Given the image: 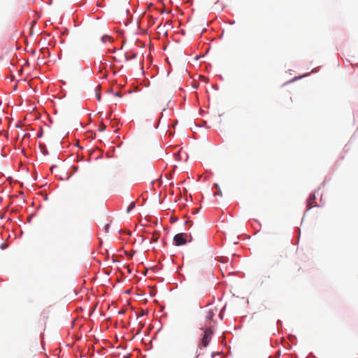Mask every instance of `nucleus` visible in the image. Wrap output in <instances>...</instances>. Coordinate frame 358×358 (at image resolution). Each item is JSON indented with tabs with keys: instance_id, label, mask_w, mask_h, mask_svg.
I'll return each instance as SVG.
<instances>
[{
	"instance_id": "2",
	"label": "nucleus",
	"mask_w": 358,
	"mask_h": 358,
	"mask_svg": "<svg viewBox=\"0 0 358 358\" xmlns=\"http://www.w3.org/2000/svg\"><path fill=\"white\" fill-rule=\"evenodd\" d=\"M192 241V236L187 233H180L176 234L173 238L176 245L179 246L185 244L187 241Z\"/></svg>"
},
{
	"instance_id": "4",
	"label": "nucleus",
	"mask_w": 358,
	"mask_h": 358,
	"mask_svg": "<svg viewBox=\"0 0 358 358\" xmlns=\"http://www.w3.org/2000/svg\"><path fill=\"white\" fill-rule=\"evenodd\" d=\"M315 196L314 194H310L308 199V201H307V206L308 207V208H313V206H316L315 203Z\"/></svg>"
},
{
	"instance_id": "3",
	"label": "nucleus",
	"mask_w": 358,
	"mask_h": 358,
	"mask_svg": "<svg viewBox=\"0 0 358 358\" xmlns=\"http://www.w3.org/2000/svg\"><path fill=\"white\" fill-rule=\"evenodd\" d=\"M217 312V308L215 306H209L206 310V323L205 324H210L213 317L215 315Z\"/></svg>"
},
{
	"instance_id": "14",
	"label": "nucleus",
	"mask_w": 358,
	"mask_h": 358,
	"mask_svg": "<svg viewBox=\"0 0 358 358\" xmlns=\"http://www.w3.org/2000/svg\"><path fill=\"white\" fill-rule=\"evenodd\" d=\"M106 128V126L104 124L101 125V129H104Z\"/></svg>"
},
{
	"instance_id": "10",
	"label": "nucleus",
	"mask_w": 358,
	"mask_h": 358,
	"mask_svg": "<svg viewBox=\"0 0 358 358\" xmlns=\"http://www.w3.org/2000/svg\"><path fill=\"white\" fill-rule=\"evenodd\" d=\"M96 97H97V99H98L99 101H100V99H101V95H100V94H96Z\"/></svg>"
},
{
	"instance_id": "12",
	"label": "nucleus",
	"mask_w": 358,
	"mask_h": 358,
	"mask_svg": "<svg viewBox=\"0 0 358 358\" xmlns=\"http://www.w3.org/2000/svg\"><path fill=\"white\" fill-rule=\"evenodd\" d=\"M116 96H121V94L120 92H116Z\"/></svg>"
},
{
	"instance_id": "15",
	"label": "nucleus",
	"mask_w": 358,
	"mask_h": 358,
	"mask_svg": "<svg viewBox=\"0 0 358 358\" xmlns=\"http://www.w3.org/2000/svg\"><path fill=\"white\" fill-rule=\"evenodd\" d=\"M194 358H196V357H194Z\"/></svg>"
},
{
	"instance_id": "6",
	"label": "nucleus",
	"mask_w": 358,
	"mask_h": 358,
	"mask_svg": "<svg viewBox=\"0 0 358 358\" xmlns=\"http://www.w3.org/2000/svg\"><path fill=\"white\" fill-rule=\"evenodd\" d=\"M135 253H136V251H134V250H132L129 252L125 251V255H127L130 258H131Z\"/></svg>"
},
{
	"instance_id": "9",
	"label": "nucleus",
	"mask_w": 358,
	"mask_h": 358,
	"mask_svg": "<svg viewBox=\"0 0 358 358\" xmlns=\"http://www.w3.org/2000/svg\"><path fill=\"white\" fill-rule=\"evenodd\" d=\"M108 228H109V224H107L105 226L106 231H108Z\"/></svg>"
},
{
	"instance_id": "13",
	"label": "nucleus",
	"mask_w": 358,
	"mask_h": 358,
	"mask_svg": "<svg viewBox=\"0 0 358 358\" xmlns=\"http://www.w3.org/2000/svg\"><path fill=\"white\" fill-rule=\"evenodd\" d=\"M106 128V126L104 124L101 125V129H104Z\"/></svg>"
},
{
	"instance_id": "7",
	"label": "nucleus",
	"mask_w": 358,
	"mask_h": 358,
	"mask_svg": "<svg viewBox=\"0 0 358 358\" xmlns=\"http://www.w3.org/2000/svg\"><path fill=\"white\" fill-rule=\"evenodd\" d=\"M158 238H159V236H158L157 234H153L152 236V240L154 242H157L158 241Z\"/></svg>"
},
{
	"instance_id": "1",
	"label": "nucleus",
	"mask_w": 358,
	"mask_h": 358,
	"mask_svg": "<svg viewBox=\"0 0 358 358\" xmlns=\"http://www.w3.org/2000/svg\"><path fill=\"white\" fill-rule=\"evenodd\" d=\"M204 327H206V329L204 331V334L201 341V345L203 348H206L208 346L211 340L213 331L211 329L210 324H205Z\"/></svg>"
},
{
	"instance_id": "8",
	"label": "nucleus",
	"mask_w": 358,
	"mask_h": 358,
	"mask_svg": "<svg viewBox=\"0 0 358 358\" xmlns=\"http://www.w3.org/2000/svg\"><path fill=\"white\" fill-rule=\"evenodd\" d=\"M42 134H43L42 131H41L39 133H38L37 136L38 137H41L42 136Z\"/></svg>"
},
{
	"instance_id": "11",
	"label": "nucleus",
	"mask_w": 358,
	"mask_h": 358,
	"mask_svg": "<svg viewBox=\"0 0 358 358\" xmlns=\"http://www.w3.org/2000/svg\"><path fill=\"white\" fill-rule=\"evenodd\" d=\"M135 57H136V55H135V54H134V55H132L129 57V59H134V58H135Z\"/></svg>"
},
{
	"instance_id": "5",
	"label": "nucleus",
	"mask_w": 358,
	"mask_h": 358,
	"mask_svg": "<svg viewBox=\"0 0 358 358\" xmlns=\"http://www.w3.org/2000/svg\"><path fill=\"white\" fill-rule=\"evenodd\" d=\"M135 207V202L132 201L127 208V213H130Z\"/></svg>"
}]
</instances>
